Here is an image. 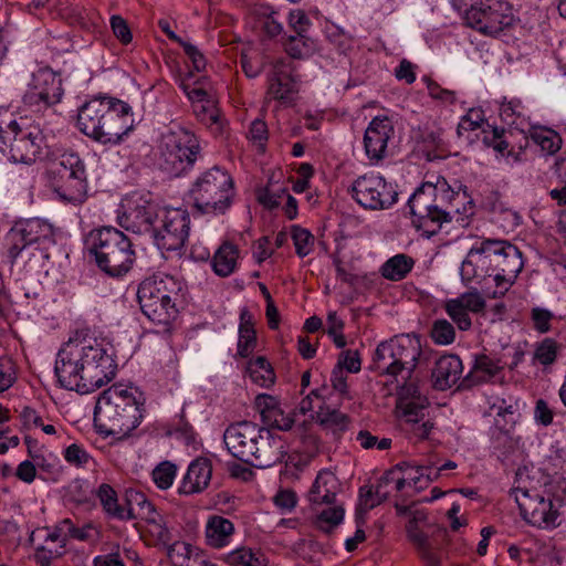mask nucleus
Here are the masks:
<instances>
[{
  "instance_id": "nucleus-1",
  "label": "nucleus",
  "mask_w": 566,
  "mask_h": 566,
  "mask_svg": "<svg viewBox=\"0 0 566 566\" xmlns=\"http://www.w3.org/2000/svg\"><path fill=\"white\" fill-rule=\"evenodd\" d=\"M223 442L233 458L260 469L282 462L287 453L281 436L248 420L228 426Z\"/></svg>"
},
{
  "instance_id": "nucleus-2",
  "label": "nucleus",
  "mask_w": 566,
  "mask_h": 566,
  "mask_svg": "<svg viewBox=\"0 0 566 566\" xmlns=\"http://www.w3.org/2000/svg\"><path fill=\"white\" fill-rule=\"evenodd\" d=\"M132 107L120 99L99 96L84 103L77 112V127L104 145H117L133 128Z\"/></svg>"
},
{
  "instance_id": "nucleus-3",
  "label": "nucleus",
  "mask_w": 566,
  "mask_h": 566,
  "mask_svg": "<svg viewBox=\"0 0 566 566\" xmlns=\"http://www.w3.org/2000/svg\"><path fill=\"white\" fill-rule=\"evenodd\" d=\"M132 389L115 384L104 390L94 408V422L106 436L125 437L135 430L143 418V405Z\"/></svg>"
},
{
  "instance_id": "nucleus-4",
  "label": "nucleus",
  "mask_w": 566,
  "mask_h": 566,
  "mask_svg": "<svg viewBox=\"0 0 566 566\" xmlns=\"http://www.w3.org/2000/svg\"><path fill=\"white\" fill-rule=\"evenodd\" d=\"M87 249L101 271L109 276L126 274L133 266L135 251L130 239L114 227H104L90 232Z\"/></svg>"
},
{
  "instance_id": "nucleus-5",
  "label": "nucleus",
  "mask_w": 566,
  "mask_h": 566,
  "mask_svg": "<svg viewBox=\"0 0 566 566\" xmlns=\"http://www.w3.org/2000/svg\"><path fill=\"white\" fill-rule=\"evenodd\" d=\"M189 198L200 214H224L233 202V179L226 169L213 166L198 176L189 190Z\"/></svg>"
},
{
  "instance_id": "nucleus-6",
  "label": "nucleus",
  "mask_w": 566,
  "mask_h": 566,
  "mask_svg": "<svg viewBox=\"0 0 566 566\" xmlns=\"http://www.w3.org/2000/svg\"><path fill=\"white\" fill-rule=\"evenodd\" d=\"M180 283L170 275H153L142 281L137 300L143 314L153 323L168 325L177 315Z\"/></svg>"
},
{
  "instance_id": "nucleus-7",
  "label": "nucleus",
  "mask_w": 566,
  "mask_h": 566,
  "mask_svg": "<svg viewBox=\"0 0 566 566\" xmlns=\"http://www.w3.org/2000/svg\"><path fill=\"white\" fill-rule=\"evenodd\" d=\"M421 352L419 336L396 335L378 344L373 356L371 370L391 377L406 373L410 378L416 370Z\"/></svg>"
},
{
  "instance_id": "nucleus-8",
  "label": "nucleus",
  "mask_w": 566,
  "mask_h": 566,
  "mask_svg": "<svg viewBox=\"0 0 566 566\" xmlns=\"http://www.w3.org/2000/svg\"><path fill=\"white\" fill-rule=\"evenodd\" d=\"M44 136L41 129H22L8 112H0V151L14 163L33 164L41 158Z\"/></svg>"
},
{
  "instance_id": "nucleus-9",
  "label": "nucleus",
  "mask_w": 566,
  "mask_h": 566,
  "mask_svg": "<svg viewBox=\"0 0 566 566\" xmlns=\"http://www.w3.org/2000/svg\"><path fill=\"white\" fill-rule=\"evenodd\" d=\"M469 27L485 34H496L513 22V8L506 0H462Z\"/></svg>"
},
{
  "instance_id": "nucleus-10",
  "label": "nucleus",
  "mask_w": 566,
  "mask_h": 566,
  "mask_svg": "<svg viewBox=\"0 0 566 566\" xmlns=\"http://www.w3.org/2000/svg\"><path fill=\"white\" fill-rule=\"evenodd\" d=\"M159 211V206L149 193L133 192L123 198L117 211V222L126 231L151 235Z\"/></svg>"
},
{
  "instance_id": "nucleus-11",
  "label": "nucleus",
  "mask_w": 566,
  "mask_h": 566,
  "mask_svg": "<svg viewBox=\"0 0 566 566\" xmlns=\"http://www.w3.org/2000/svg\"><path fill=\"white\" fill-rule=\"evenodd\" d=\"M166 154L164 169L172 176H180L192 168L200 153V145L197 136L177 126L170 129L164 137Z\"/></svg>"
},
{
  "instance_id": "nucleus-12",
  "label": "nucleus",
  "mask_w": 566,
  "mask_h": 566,
  "mask_svg": "<svg viewBox=\"0 0 566 566\" xmlns=\"http://www.w3.org/2000/svg\"><path fill=\"white\" fill-rule=\"evenodd\" d=\"M352 196L365 209H389L398 200V191L382 176L366 174L352 185Z\"/></svg>"
},
{
  "instance_id": "nucleus-13",
  "label": "nucleus",
  "mask_w": 566,
  "mask_h": 566,
  "mask_svg": "<svg viewBox=\"0 0 566 566\" xmlns=\"http://www.w3.org/2000/svg\"><path fill=\"white\" fill-rule=\"evenodd\" d=\"M80 354L84 375L83 385L86 386L82 389L87 394L95 391L115 377V360L102 345L84 346Z\"/></svg>"
},
{
  "instance_id": "nucleus-14",
  "label": "nucleus",
  "mask_w": 566,
  "mask_h": 566,
  "mask_svg": "<svg viewBox=\"0 0 566 566\" xmlns=\"http://www.w3.org/2000/svg\"><path fill=\"white\" fill-rule=\"evenodd\" d=\"M500 240L485 239L472 247L462 261L460 275L463 282L492 280L495 283V261Z\"/></svg>"
},
{
  "instance_id": "nucleus-15",
  "label": "nucleus",
  "mask_w": 566,
  "mask_h": 566,
  "mask_svg": "<svg viewBox=\"0 0 566 566\" xmlns=\"http://www.w3.org/2000/svg\"><path fill=\"white\" fill-rule=\"evenodd\" d=\"M161 226L154 228L151 238L160 250H180L189 235L190 217L187 210L181 208L165 209L161 216Z\"/></svg>"
},
{
  "instance_id": "nucleus-16",
  "label": "nucleus",
  "mask_w": 566,
  "mask_h": 566,
  "mask_svg": "<svg viewBox=\"0 0 566 566\" xmlns=\"http://www.w3.org/2000/svg\"><path fill=\"white\" fill-rule=\"evenodd\" d=\"M515 502L518 505L521 516L528 524L546 528L555 527L558 525V511L554 509L553 501L545 499L543 495L535 493L531 494L525 489L512 490Z\"/></svg>"
},
{
  "instance_id": "nucleus-17",
  "label": "nucleus",
  "mask_w": 566,
  "mask_h": 566,
  "mask_svg": "<svg viewBox=\"0 0 566 566\" xmlns=\"http://www.w3.org/2000/svg\"><path fill=\"white\" fill-rule=\"evenodd\" d=\"M497 261H495V290L485 293L492 298L501 297L509 291L514 283L517 274L523 269L522 252L517 247L506 240H500L499 251H496Z\"/></svg>"
},
{
  "instance_id": "nucleus-18",
  "label": "nucleus",
  "mask_w": 566,
  "mask_h": 566,
  "mask_svg": "<svg viewBox=\"0 0 566 566\" xmlns=\"http://www.w3.org/2000/svg\"><path fill=\"white\" fill-rule=\"evenodd\" d=\"M63 95L62 81L55 74L39 71L33 75L23 102L38 111L45 109L61 102Z\"/></svg>"
},
{
  "instance_id": "nucleus-19",
  "label": "nucleus",
  "mask_w": 566,
  "mask_h": 566,
  "mask_svg": "<svg viewBox=\"0 0 566 566\" xmlns=\"http://www.w3.org/2000/svg\"><path fill=\"white\" fill-rule=\"evenodd\" d=\"M434 187L431 182H423L416 189L408 200V209L412 217V224L421 230L423 235L431 238L439 231V224L433 221Z\"/></svg>"
},
{
  "instance_id": "nucleus-20",
  "label": "nucleus",
  "mask_w": 566,
  "mask_h": 566,
  "mask_svg": "<svg viewBox=\"0 0 566 566\" xmlns=\"http://www.w3.org/2000/svg\"><path fill=\"white\" fill-rule=\"evenodd\" d=\"M81 354L73 350L61 349L55 360L54 373L57 377L60 386L67 390H75L81 395L87 391L82 389L84 375L82 373Z\"/></svg>"
},
{
  "instance_id": "nucleus-21",
  "label": "nucleus",
  "mask_w": 566,
  "mask_h": 566,
  "mask_svg": "<svg viewBox=\"0 0 566 566\" xmlns=\"http://www.w3.org/2000/svg\"><path fill=\"white\" fill-rule=\"evenodd\" d=\"M394 133V125L388 116L374 117L364 134V147L367 157L377 161L382 159Z\"/></svg>"
},
{
  "instance_id": "nucleus-22",
  "label": "nucleus",
  "mask_w": 566,
  "mask_h": 566,
  "mask_svg": "<svg viewBox=\"0 0 566 566\" xmlns=\"http://www.w3.org/2000/svg\"><path fill=\"white\" fill-rule=\"evenodd\" d=\"M254 407L261 416L263 426L287 431L293 427L294 418L274 396L260 394L254 399Z\"/></svg>"
},
{
  "instance_id": "nucleus-23",
  "label": "nucleus",
  "mask_w": 566,
  "mask_h": 566,
  "mask_svg": "<svg viewBox=\"0 0 566 566\" xmlns=\"http://www.w3.org/2000/svg\"><path fill=\"white\" fill-rule=\"evenodd\" d=\"M64 172V177L52 179L54 191L65 202L73 205L85 200L87 192L86 171Z\"/></svg>"
},
{
  "instance_id": "nucleus-24",
  "label": "nucleus",
  "mask_w": 566,
  "mask_h": 566,
  "mask_svg": "<svg viewBox=\"0 0 566 566\" xmlns=\"http://www.w3.org/2000/svg\"><path fill=\"white\" fill-rule=\"evenodd\" d=\"M211 475V461L203 457L197 458L190 463L179 488V493L190 495L202 492L209 485Z\"/></svg>"
},
{
  "instance_id": "nucleus-25",
  "label": "nucleus",
  "mask_w": 566,
  "mask_h": 566,
  "mask_svg": "<svg viewBox=\"0 0 566 566\" xmlns=\"http://www.w3.org/2000/svg\"><path fill=\"white\" fill-rule=\"evenodd\" d=\"M463 370L459 356L449 354L437 359L432 369L431 378L433 388L447 390L458 382Z\"/></svg>"
},
{
  "instance_id": "nucleus-26",
  "label": "nucleus",
  "mask_w": 566,
  "mask_h": 566,
  "mask_svg": "<svg viewBox=\"0 0 566 566\" xmlns=\"http://www.w3.org/2000/svg\"><path fill=\"white\" fill-rule=\"evenodd\" d=\"M434 187L433 196V221L439 224V230L442 223L450 222L453 213H459V208L455 207L454 201L459 197L451 187L448 185L446 179H438Z\"/></svg>"
},
{
  "instance_id": "nucleus-27",
  "label": "nucleus",
  "mask_w": 566,
  "mask_h": 566,
  "mask_svg": "<svg viewBox=\"0 0 566 566\" xmlns=\"http://www.w3.org/2000/svg\"><path fill=\"white\" fill-rule=\"evenodd\" d=\"M284 67L285 65L283 63H276L274 65L273 72L268 78L269 86L266 94L283 104H291L297 90L293 76L285 71Z\"/></svg>"
},
{
  "instance_id": "nucleus-28",
  "label": "nucleus",
  "mask_w": 566,
  "mask_h": 566,
  "mask_svg": "<svg viewBox=\"0 0 566 566\" xmlns=\"http://www.w3.org/2000/svg\"><path fill=\"white\" fill-rule=\"evenodd\" d=\"M339 486V481L332 471L322 470L308 491V501L312 505L334 504Z\"/></svg>"
},
{
  "instance_id": "nucleus-29",
  "label": "nucleus",
  "mask_w": 566,
  "mask_h": 566,
  "mask_svg": "<svg viewBox=\"0 0 566 566\" xmlns=\"http://www.w3.org/2000/svg\"><path fill=\"white\" fill-rule=\"evenodd\" d=\"M126 506H124V521L132 520H144L148 523H156V517L159 515L156 513L155 506L149 502L143 492L128 491L126 493Z\"/></svg>"
},
{
  "instance_id": "nucleus-30",
  "label": "nucleus",
  "mask_w": 566,
  "mask_h": 566,
  "mask_svg": "<svg viewBox=\"0 0 566 566\" xmlns=\"http://www.w3.org/2000/svg\"><path fill=\"white\" fill-rule=\"evenodd\" d=\"M21 229L30 244H38L41 249H48L55 244V233L51 223L33 218L19 221Z\"/></svg>"
},
{
  "instance_id": "nucleus-31",
  "label": "nucleus",
  "mask_w": 566,
  "mask_h": 566,
  "mask_svg": "<svg viewBox=\"0 0 566 566\" xmlns=\"http://www.w3.org/2000/svg\"><path fill=\"white\" fill-rule=\"evenodd\" d=\"M234 532L233 523L220 515H213L208 520L206 526L207 544L214 548L228 545Z\"/></svg>"
},
{
  "instance_id": "nucleus-32",
  "label": "nucleus",
  "mask_w": 566,
  "mask_h": 566,
  "mask_svg": "<svg viewBox=\"0 0 566 566\" xmlns=\"http://www.w3.org/2000/svg\"><path fill=\"white\" fill-rule=\"evenodd\" d=\"M316 421L326 430L337 434L348 429L349 417L338 409L321 406L316 411Z\"/></svg>"
},
{
  "instance_id": "nucleus-33",
  "label": "nucleus",
  "mask_w": 566,
  "mask_h": 566,
  "mask_svg": "<svg viewBox=\"0 0 566 566\" xmlns=\"http://www.w3.org/2000/svg\"><path fill=\"white\" fill-rule=\"evenodd\" d=\"M238 249L229 242H224L214 253L212 268L221 277L229 276L235 268Z\"/></svg>"
},
{
  "instance_id": "nucleus-34",
  "label": "nucleus",
  "mask_w": 566,
  "mask_h": 566,
  "mask_svg": "<svg viewBox=\"0 0 566 566\" xmlns=\"http://www.w3.org/2000/svg\"><path fill=\"white\" fill-rule=\"evenodd\" d=\"M415 261L406 254H397L387 260L381 269V275L390 281H400L412 270Z\"/></svg>"
},
{
  "instance_id": "nucleus-35",
  "label": "nucleus",
  "mask_w": 566,
  "mask_h": 566,
  "mask_svg": "<svg viewBox=\"0 0 566 566\" xmlns=\"http://www.w3.org/2000/svg\"><path fill=\"white\" fill-rule=\"evenodd\" d=\"M247 370L253 382L261 387H270L275 382V373L263 356H259L255 359H251L248 363Z\"/></svg>"
},
{
  "instance_id": "nucleus-36",
  "label": "nucleus",
  "mask_w": 566,
  "mask_h": 566,
  "mask_svg": "<svg viewBox=\"0 0 566 566\" xmlns=\"http://www.w3.org/2000/svg\"><path fill=\"white\" fill-rule=\"evenodd\" d=\"M97 497L99 499V502L108 517L119 521L125 520L124 506L118 504L117 494L109 484L103 483L99 485L97 490Z\"/></svg>"
},
{
  "instance_id": "nucleus-37",
  "label": "nucleus",
  "mask_w": 566,
  "mask_h": 566,
  "mask_svg": "<svg viewBox=\"0 0 566 566\" xmlns=\"http://www.w3.org/2000/svg\"><path fill=\"white\" fill-rule=\"evenodd\" d=\"M193 113L205 125L209 127L216 126L218 130L222 129L223 118L221 112L211 98L201 103H196L193 105Z\"/></svg>"
},
{
  "instance_id": "nucleus-38",
  "label": "nucleus",
  "mask_w": 566,
  "mask_h": 566,
  "mask_svg": "<svg viewBox=\"0 0 566 566\" xmlns=\"http://www.w3.org/2000/svg\"><path fill=\"white\" fill-rule=\"evenodd\" d=\"M81 170H85V165L80 156L75 153H64L61 157L53 161L49 174L54 178L64 177V172H80Z\"/></svg>"
},
{
  "instance_id": "nucleus-39",
  "label": "nucleus",
  "mask_w": 566,
  "mask_h": 566,
  "mask_svg": "<svg viewBox=\"0 0 566 566\" xmlns=\"http://www.w3.org/2000/svg\"><path fill=\"white\" fill-rule=\"evenodd\" d=\"M6 245L11 265L15 263L21 252L27 247L31 245L29 240H27V237L24 235V232L21 229L19 222H15V224L7 233Z\"/></svg>"
},
{
  "instance_id": "nucleus-40",
  "label": "nucleus",
  "mask_w": 566,
  "mask_h": 566,
  "mask_svg": "<svg viewBox=\"0 0 566 566\" xmlns=\"http://www.w3.org/2000/svg\"><path fill=\"white\" fill-rule=\"evenodd\" d=\"M230 566H266L268 562L263 554L254 553L250 548H238L226 556Z\"/></svg>"
},
{
  "instance_id": "nucleus-41",
  "label": "nucleus",
  "mask_w": 566,
  "mask_h": 566,
  "mask_svg": "<svg viewBox=\"0 0 566 566\" xmlns=\"http://www.w3.org/2000/svg\"><path fill=\"white\" fill-rule=\"evenodd\" d=\"M316 49V42L307 35H290L285 51L293 59L310 56Z\"/></svg>"
},
{
  "instance_id": "nucleus-42",
  "label": "nucleus",
  "mask_w": 566,
  "mask_h": 566,
  "mask_svg": "<svg viewBox=\"0 0 566 566\" xmlns=\"http://www.w3.org/2000/svg\"><path fill=\"white\" fill-rule=\"evenodd\" d=\"M493 409H496L495 423L502 430L509 432L516 423L520 412L516 403H506L502 400L500 405L494 403Z\"/></svg>"
},
{
  "instance_id": "nucleus-43",
  "label": "nucleus",
  "mask_w": 566,
  "mask_h": 566,
  "mask_svg": "<svg viewBox=\"0 0 566 566\" xmlns=\"http://www.w3.org/2000/svg\"><path fill=\"white\" fill-rule=\"evenodd\" d=\"M388 496L389 492L382 490L378 483L375 490L373 486L365 485L359 489V505L363 506L365 511H368L385 502Z\"/></svg>"
},
{
  "instance_id": "nucleus-44",
  "label": "nucleus",
  "mask_w": 566,
  "mask_h": 566,
  "mask_svg": "<svg viewBox=\"0 0 566 566\" xmlns=\"http://www.w3.org/2000/svg\"><path fill=\"white\" fill-rule=\"evenodd\" d=\"M291 237L295 252L300 258H304L311 253L315 239L307 229L300 226H292Z\"/></svg>"
},
{
  "instance_id": "nucleus-45",
  "label": "nucleus",
  "mask_w": 566,
  "mask_h": 566,
  "mask_svg": "<svg viewBox=\"0 0 566 566\" xmlns=\"http://www.w3.org/2000/svg\"><path fill=\"white\" fill-rule=\"evenodd\" d=\"M429 401L426 396H418L416 400L397 402V407L402 410L408 422H419L423 417L422 411L428 407Z\"/></svg>"
},
{
  "instance_id": "nucleus-46",
  "label": "nucleus",
  "mask_w": 566,
  "mask_h": 566,
  "mask_svg": "<svg viewBox=\"0 0 566 566\" xmlns=\"http://www.w3.org/2000/svg\"><path fill=\"white\" fill-rule=\"evenodd\" d=\"M177 468L174 463L163 461L153 470V480L159 489L166 490L171 486Z\"/></svg>"
},
{
  "instance_id": "nucleus-47",
  "label": "nucleus",
  "mask_w": 566,
  "mask_h": 566,
  "mask_svg": "<svg viewBox=\"0 0 566 566\" xmlns=\"http://www.w3.org/2000/svg\"><path fill=\"white\" fill-rule=\"evenodd\" d=\"M344 514L345 511L342 506H332L325 509L317 514V526L324 532H329L332 528L343 522Z\"/></svg>"
},
{
  "instance_id": "nucleus-48",
  "label": "nucleus",
  "mask_w": 566,
  "mask_h": 566,
  "mask_svg": "<svg viewBox=\"0 0 566 566\" xmlns=\"http://www.w3.org/2000/svg\"><path fill=\"white\" fill-rule=\"evenodd\" d=\"M430 336L438 345H449L454 342L455 331L447 319H437L432 325Z\"/></svg>"
},
{
  "instance_id": "nucleus-49",
  "label": "nucleus",
  "mask_w": 566,
  "mask_h": 566,
  "mask_svg": "<svg viewBox=\"0 0 566 566\" xmlns=\"http://www.w3.org/2000/svg\"><path fill=\"white\" fill-rule=\"evenodd\" d=\"M533 139L546 155H554L560 149L562 139L554 130L537 132Z\"/></svg>"
},
{
  "instance_id": "nucleus-50",
  "label": "nucleus",
  "mask_w": 566,
  "mask_h": 566,
  "mask_svg": "<svg viewBox=\"0 0 566 566\" xmlns=\"http://www.w3.org/2000/svg\"><path fill=\"white\" fill-rule=\"evenodd\" d=\"M444 310L459 329L468 331L471 328L472 322L469 312L463 310L453 298L446 302Z\"/></svg>"
},
{
  "instance_id": "nucleus-51",
  "label": "nucleus",
  "mask_w": 566,
  "mask_h": 566,
  "mask_svg": "<svg viewBox=\"0 0 566 566\" xmlns=\"http://www.w3.org/2000/svg\"><path fill=\"white\" fill-rule=\"evenodd\" d=\"M191 546L184 542L167 545V556L174 566H189Z\"/></svg>"
},
{
  "instance_id": "nucleus-52",
  "label": "nucleus",
  "mask_w": 566,
  "mask_h": 566,
  "mask_svg": "<svg viewBox=\"0 0 566 566\" xmlns=\"http://www.w3.org/2000/svg\"><path fill=\"white\" fill-rule=\"evenodd\" d=\"M406 531L409 541L417 547L419 555L431 549L429 538L426 533L419 530L416 517L408 522Z\"/></svg>"
},
{
  "instance_id": "nucleus-53",
  "label": "nucleus",
  "mask_w": 566,
  "mask_h": 566,
  "mask_svg": "<svg viewBox=\"0 0 566 566\" xmlns=\"http://www.w3.org/2000/svg\"><path fill=\"white\" fill-rule=\"evenodd\" d=\"M256 346V335L254 327L239 328L238 354L247 358Z\"/></svg>"
},
{
  "instance_id": "nucleus-54",
  "label": "nucleus",
  "mask_w": 566,
  "mask_h": 566,
  "mask_svg": "<svg viewBox=\"0 0 566 566\" xmlns=\"http://www.w3.org/2000/svg\"><path fill=\"white\" fill-rule=\"evenodd\" d=\"M65 461L76 468H85L91 460V455L86 450L77 444L72 443L63 452Z\"/></svg>"
},
{
  "instance_id": "nucleus-55",
  "label": "nucleus",
  "mask_w": 566,
  "mask_h": 566,
  "mask_svg": "<svg viewBox=\"0 0 566 566\" xmlns=\"http://www.w3.org/2000/svg\"><path fill=\"white\" fill-rule=\"evenodd\" d=\"M535 359L542 365L554 363L557 356V343L553 338H545L535 349Z\"/></svg>"
},
{
  "instance_id": "nucleus-56",
  "label": "nucleus",
  "mask_w": 566,
  "mask_h": 566,
  "mask_svg": "<svg viewBox=\"0 0 566 566\" xmlns=\"http://www.w3.org/2000/svg\"><path fill=\"white\" fill-rule=\"evenodd\" d=\"M248 138L254 143L262 151L269 138L268 125L263 119L256 118L250 124Z\"/></svg>"
},
{
  "instance_id": "nucleus-57",
  "label": "nucleus",
  "mask_w": 566,
  "mask_h": 566,
  "mask_svg": "<svg viewBox=\"0 0 566 566\" xmlns=\"http://www.w3.org/2000/svg\"><path fill=\"white\" fill-rule=\"evenodd\" d=\"M553 318L554 314L547 308L536 306L531 310V321L538 333H547Z\"/></svg>"
},
{
  "instance_id": "nucleus-58",
  "label": "nucleus",
  "mask_w": 566,
  "mask_h": 566,
  "mask_svg": "<svg viewBox=\"0 0 566 566\" xmlns=\"http://www.w3.org/2000/svg\"><path fill=\"white\" fill-rule=\"evenodd\" d=\"M453 300L468 312L479 313L485 307V301L478 291L463 293Z\"/></svg>"
},
{
  "instance_id": "nucleus-59",
  "label": "nucleus",
  "mask_w": 566,
  "mask_h": 566,
  "mask_svg": "<svg viewBox=\"0 0 566 566\" xmlns=\"http://www.w3.org/2000/svg\"><path fill=\"white\" fill-rule=\"evenodd\" d=\"M484 122V115L481 109L471 108L467 115H464L457 127V134L459 137L462 136L463 132L474 130L481 126Z\"/></svg>"
},
{
  "instance_id": "nucleus-60",
  "label": "nucleus",
  "mask_w": 566,
  "mask_h": 566,
  "mask_svg": "<svg viewBox=\"0 0 566 566\" xmlns=\"http://www.w3.org/2000/svg\"><path fill=\"white\" fill-rule=\"evenodd\" d=\"M336 366L347 373H358L360 370V358L356 350H344L338 357Z\"/></svg>"
},
{
  "instance_id": "nucleus-61",
  "label": "nucleus",
  "mask_w": 566,
  "mask_h": 566,
  "mask_svg": "<svg viewBox=\"0 0 566 566\" xmlns=\"http://www.w3.org/2000/svg\"><path fill=\"white\" fill-rule=\"evenodd\" d=\"M289 23L295 35H306L311 25L310 19L303 10H292L289 14Z\"/></svg>"
},
{
  "instance_id": "nucleus-62",
  "label": "nucleus",
  "mask_w": 566,
  "mask_h": 566,
  "mask_svg": "<svg viewBox=\"0 0 566 566\" xmlns=\"http://www.w3.org/2000/svg\"><path fill=\"white\" fill-rule=\"evenodd\" d=\"M111 27L115 36L123 43L128 44L133 40L132 32L127 22L120 15H113L111 18Z\"/></svg>"
},
{
  "instance_id": "nucleus-63",
  "label": "nucleus",
  "mask_w": 566,
  "mask_h": 566,
  "mask_svg": "<svg viewBox=\"0 0 566 566\" xmlns=\"http://www.w3.org/2000/svg\"><path fill=\"white\" fill-rule=\"evenodd\" d=\"M427 88L432 98L439 99L443 103L453 104L457 99L454 91L442 88L438 83L429 78L427 80Z\"/></svg>"
},
{
  "instance_id": "nucleus-64",
  "label": "nucleus",
  "mask_w": 566,
  "mask_h": 566,
  "mask_svg": "<svg viewBox=\"0 0 566 566\" xmlns=\"http://www.w3.org/2000/svg\"><path fill=\"white\" fill-rule=\"evenodd\" d=\"M180 46L184 49L185 54L191 61L195 71L201 72L206 69V65H207L206 57L203 56L201 51L196 45H193L190 42L185 41L184 43H181Z\"/></svg>"
}]
</instances>
